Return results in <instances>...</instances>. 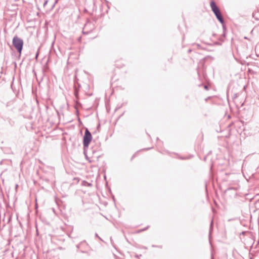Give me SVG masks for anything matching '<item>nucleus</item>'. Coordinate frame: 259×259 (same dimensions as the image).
<instances>
[{"mask_svg": "<svg viewBox=\"0 0 259 259\" xmlns=\"http://www.w3.org/2000/svg\"><path fill=\"white\" fill-rule=\"evenodd\" d=\"M12 43L18 52L19 53V54H21L23 46V40L18 36H15L13 37Z\"/></svg>", "mask_w": 259, "mask_h": 259, "instance_id": "nucleus-1", "label": "nucleus"}, {"mask_svg": "<svg viewBox=\"0 0 259 259\" xmlns=\"http://www.w3.org/2000/svg\"><path fill=\"white\" fill-rule=\"evenodd\" d=\"M92 139V134L88 128H86L83 138V145L84 148L88 147Z\"/></svg>", "mask_w": 259, "mask_h": 259, "instance_id": "nucleus-2", "label": "nucleus"}, {"mask_svg": "<svg viewBox=\"0 0 259 259\" xmlns=\"http://www.w3.org/2000/svg\"><path fill=\"white\" fill-rule=\"evenodd\" d=\"M210 5L211 9L214 14L219 13V12H220V9L217 7L214 1H211Z\"/></svg>", "mask_w": 259, "mask_h": 259, "instance_id": "nucleus-3", "label": "nucleus"}, {"mask_svg": "<svg viewBox=\"0 0 259 259\" xmlns=\"http://www.w3.org/2000/svg\"><path fill=\"white\" fill-rule=\"evenodd\" d=\"M214 15H215L217 18L220 21V22L221 24H223L224 22V20L221 12H219V13H215L214 14Z\"/></svg>", "mask_w": 259, "mask_h": 259, "instance_id": "nucleus-4", "label": "nucleus"}, {"mask_svg": "<svg viewBox=\"0 0 259 259\" xmlns=\"http://www.w3.org/2000/svg\"><path fill=\"white\" fill-rule=\"evenodd\" d=\"M212 226H213V221L212 220L211 222V224H210V225L209 235H210V233H211V230L212 229Z\"/></svg>", "mask_w": 259, "mask_h": 259, "instance_id": "nucleus-5", "label": "nucleus"}, {"mask_svg": "<svg viewBox=\"0 0 259 259\" xmlns=\"http://www.w3.org/2000/svg\"><path fill=\"white\" fill-rule=\"evenodd\" d=\"M148 228H149V226L147 227L146 228H144V229H142V230H139V231H138V232H142V231H145V230H147Z\"/></svg>", "mask_w": 259, "mask_h": 259, "instance_id": "nucleus-6", "label": "nucleus"}, {"mask_svg": "<svg viewBox=\"0 0 259 259\" xmlns=\"http://www.w3.org/2000/svg\"><path fill=\"white\" fill-rule=\"evenodd\" d=\"M47 3H48V1H46L44 3V6H46V5L47 4Z\"/></svg>", "mask_w": 259, "mask_h": 259, "instance_id": "nucleus-7", "label": "nucleus"}, {"mask_svg": "<svg viewBox=\"0 0 259 259\" xmlns=\"http://www.w3.org/2000/svg\"><path fill=\"white\" fill-rule=\"evenodd\" d=\"M74 94H75V96L76 97H77V94H78L77 92V91H75Z\"/></svg>", "mask_w": 259, "mask_h": 259, "instance_id": "nucleus-8", "label": "nucleus"}, {"mask_svg": "<svg viewBox=\"0 0 259 259\" xmlns=\"http://www.w3.org/2000/svg\"><path fill=\"white\" fill-rule=\"evenodd\" d=\"M204 88H205V89H206V90H208V87H207V85H205L204 86Z\"/></svg>", "mask_w": 259, "mask_h": 259, "instance_id": "nucleus-9", "label": "nucleus"}, {"mask_svg": "<svg viewBox=\"0 0 259 259\" xmlns=\"http://www.w3.org/2000/svg\"><path fill=\"white\" fill-rule=\"evenodd\" d=\"M38 53H36V56H35L36 58H37V56H38Z\"/></svg>", "mask_w": 259, "mask_h": 259, "instance_id": "nucleus-10", "label": "nucleus"}, {"mask_svg": "<svg viewBox=\"0 0 259 259\" xmlns=\"http://www.w3.org/2000/svg\"><path fill=\"white\" fill-rule=\"evenodd\" d=\"M96 236L98 237V235L97 234H96Z\"/></svg>", "mask_w": 259, "mask_h": 259, "instance_id": "nucleus-11", "label": "nucleus"}, {"mask_svg": "<svg viewBox=\"0 0 259 259\" xmlns=\"http://www.w3.org/2000/svg\"><path fill=\"white\" fill-rule=\"evenodd\" d=\"M98 238H99V239L101 240V238H100V237L98 236Z\"/></svg>", "mask_w": 259, "mask_h": 259, "instance_id": "nucleus-12", "label": "nucleus"}, {"mask_svg": "<svg viewBox=\"0 0 259 259\" xmlns=\"http://www.w3.org/2000/svg\"><path fill=\"white\" fill-rule=\"evenodd\" d=\"M98 238H99V239L101 240V238H100V237L98 236Z\"/></svg>", "mask_w": 259, "mask_h": 259, "instance_id": "nucleus-13", "label": "nucleus"}]
</instances>
